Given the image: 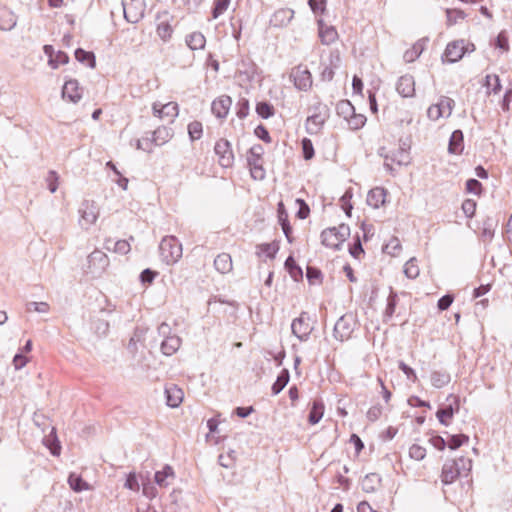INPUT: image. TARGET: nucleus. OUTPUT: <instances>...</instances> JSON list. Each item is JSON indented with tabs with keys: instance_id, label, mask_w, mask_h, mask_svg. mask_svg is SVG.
Segmentation results:
<instances>
[{
	"instance_id": "1",
	"label": "nucleus",
	"mask_w": 512,
	"mask_h": 512,
	"mask_svg": "<svg viewBox=\"0 0 512 512\" xmlns=\"http://www.w3.org/2000/svg\"><path fill=\"white\" fill-rule=\"evenodd\" d=\"M472 461L465 457H459L454 460H447L442 467L441 482L444 485L452 484L461 474L462 471L470 472Z\"/></svg>"
},
{
	"instance_id": "2",
	"label": "nucleus",
	"mask_w": 512,
	"mask_h": 512,
	"mask_svg": "<svg viewBox=\"0 0 512 512\" xmlns=\"http://www.w3.org/2000/svg\"><path fill=\"white\" fill-rule=\"evenodd\" d=\"M159 253L163 262L173 265L182 257V244L175 236H165L159 244Z\"/></svg>"
},
{
	"instance_id": "3",
	"label": "nucleus",
	"mask_w": 512,
	"mask_h": 512,
	"mask_svg": "<svg viewBox=\"0 0 512 512\" xmlns=\"http://www.w3.org/2000/svg\"><path fill=\"white\" fill-rule=\"evenodd\" d=\"M349 236L350 227L342 223L337 227L324 229L321 233V243L328 248L338 250Z\"/></svg>"
},
{
	"instance_id": "4",
	"label": "nucleus",
	"mask_w": 512,
	"mask_h": 512,
	"mask_svg": "<svg viewBox=\"0 0 512 512\" xmlns=\"http://www.w3.org/2000/svg\"><path fill=\"white\" fill-rule=\"evenodd\" d=\"M263 154L264 148L261 144L253 145L248 151L247 164L250 169L251 177L254 180L261 181L266 176V171L263 168Z\"/></svg>"
},
{
	"instance_id": "5",
	"label": "nucleus",
	"mask_w": 512,
	"mask_h": 512,
	"mask_svg": "<svg viewBox=\"0 0 512 512\" xmlns=\"http://www.w3.org/2000/svg\"><path fill=\"white\" fill-rule=\"evenodd\" d=\"M109 266L108 256L101 250L95 249L87 257L85 272L93 277H100Z\"/></svg>"
},
{
	"instance_id": "6",
	"label": "nucleus",
	"mask_w": 512,
	"mask_h": 512,
	"mask_svg": "<svg viewBox=\"0 0 512 512\" xmlns=\"http://www.w3.org/2000/svg\"><path fill=\"white\" fill-rule=\"evenodd\" d=\"M356 327V319L352 313L341 316L334 325L333 335L335 339L343 342L350 339Z\"/></svg>"
},
{
	"instance_id": "7",
	"label": "nucleus",
	"mask_w": 512,
	"mask_h": 512,
	"mask_svg": "<svg viewBox=\"0 0 512 512\" xmlns=\"http://www.w3.org/2000/svg\"><path fill=\"white\" fill-rule=\"evenodd\" d=\"M290 79L293 81L296 89L307 92L313 84L312 74L304 65H298L292 68Z\"/></svg>"
},
{
	"instance_id": "8",
	"label": "nucleus",
	"mask_w": 512,
	"mask_h": 512,
	"mask_svg": "<svg viewBox=\"0 0 512 512\" xmlns=\"http://www.w3.org/2000/svg\"><path fill=\"white\" fill-rule=\"evenodd\" d=\"M313 329L311 318L305 311L301 312L300 316L295 318L291 324L292 334L300 341H307Z\"/></svg>"
},
{
	"instance_id": "9",
	"label": "nucleus",
	"mask_w": 512,
	"mask_h": 512,
	"mask_svg": "<svg viewBox=\"0 0 512 512\" xmlns=\"http://www.w3.org/2000/svg\"><path fill=\"white\" fill-rule=\"evenodd\" d=\"M122 6L127 22L136 24L144 17V0H122Z\"/></svg>"
},
{
	"instance_id": "10",
	"label": "nucleus",
	"mask_w": 512,
	"mask_h": 512,
	"mask_svg": "<svg viewBox=\"0 0 512 512\" xmlns=\"http://www.w3.org/2000/svg\"><path fill=\"white\" fill-rule=\"evenodd\" d=\"M446 401L448 402L443 407L439 408L436 412V417L439 422L444 425H450L451 419L453 418L455 413H458L460 410V399L458 396L450 394Z\"/></svg>"
},
{
	"instance_id": "11",
	"label": "nucleus",
	"mask_w": 512,
	"mask_h": 512,
	"mask_svg": "<svg viewBox=\"0 0 512 512\" xmlns=\"http://www.w3.org/2000/svg\"><path fill=\"white\" fill-rule=\"evenodd\" d=\"M79 214L80 226L84 229H88L97 221L99 209L94 201L84 200L79 208Z\"/></svg>"
},
{
	"instance_id": "12",
	"label": "nucleus",
	"mask_w": 512,
	"mask_h": 512,
	"mask_svg": "<svg viewBox=\"0 0 512 512\" xmlns=\"http://www.w3.org/2000/svg\"><path fill=\"white\" fill-rule=\"evenodd\" d=\"M329 111L325 105H318L315 111L306 120V130L309 134H316L320 131L326 120L328 119Z\"/></svg>"
},
{
	"instance_id": "13",
	"label": "nucleus",
	"mask_w": 512,
	"mask_h": 512,
	"mask_svg": "<svg viewBox=\"0 0 512 512\" xmlns=\"http://www.w3.org/2000/svg\"><path fill=\"white\" fill-rule=\"evenodd\" d=\"M215 154L218 156V163L223 168H230L234 163V154L231 143L227 139H220L214 146Z\"/></svg>"
},
{
	"instance_id": "14",
	"label": "nucleus",
	"mask_w": 512,
	"mask_h": 512,
	"mask_svg": "<svg viewBox=\"0 0 512 512\" xmlns=\"http://www.w3.org/2000/svg\"><path fill=\"white\" fill-rule=\"evenodd\" d=\"M405 144L400 146L398 149L389 152L384 155L385 163L384 167L389 171L393 170L392 163H396L398 165H408L410 163V154L408 149H406Z\"/></svg>"
},
{
	"instance_id": "15",
	"label": "nucleus",
	"mask_w": 512,
	"mask_h": 512,
	"mask_svg": "<svg viewBox=\"0 0 512 512\" xmlns=\"http://www.w3.org/2000/svg\"><path fill=\"white\" fill-rule=\"evenodd\" d=\"M341 64V57L338 50L331 51L329 54L328 64L321 71L320 78L322 81L329 82L334 78L335 69Z\"/></svg>"
},
{
	"instance_id": "16",
	"label": "nucleus",
	"mask_w": 512,
	"mask_h": 512,
	"mask_svg": "<svg viewBox=\"0 0 512 512\" xmlns=\"http://www.w3.org/2000/svg\"><path fill=\"white\" fill-rule=\"evenodd\" d=\"M293 18L294 10L290 8H280L271 16L270 25L277 28L286 27Z\"/></svg>"
},
{
	"instance_id": "17",
	"label": "nucleus",
	"mask_w": 512,
	"mask_h": 512,
	"mask_svg": "<svg viewBox=\"0 0 512 512\" xmlns=\"http://www.w3.org/2000/svg\"><path fill=\"white\" fill-rule=\"evenodd\" d=\"M396 90L402 97H413L415 95L414 77L410 74H405L399 77L396 83Z\"/></svg>"
},
{
	"instance_id": "18",
	"label": "nucleus",
	"mask_w": 512,
	"mask_h": 512,
	"mask_svg": "<svg viewBox=\"0 0 512 512\" xmlns=\"http://www.w3.org/2000/svg\"><path fill=\"white\" fill-rule=\"evenodd\" d=\"M465 54L464 40L453 41L445 49L444 57L449 63L459 61Z\"/></svg>"
},
{
	"instance_id": "19",
	"label": "nucleus",
	"mask_w": 512,
	"mask_h": 512,
	"mask_svg": "<svg viewBox=\"0 0 512 512\" xmlns=\"http://www.w3.org/2000/svg\"><path fill=\"white\" fill-rule=\"evenodd\" d=\"M62 97L73 103H77L82 98V89L79 87L77 80L71 79L64 83Z\"/></svg>"
},
{
	"instance_id": "20",
	"label": "nucleus",
	"mask_w": 512,
	"mask_h": 512,
	"mask_svg": "<svg viewBox=\"0 0 512 512\" xmlns=\"http://www.w3.org/2000/svg\"><path fill=\"white\" fill-rule=\"evenodd\" d=\"M232 104L231 97L222 95L212 102L211 110L217 118H225L228 115L230 106Z\"/></svg>"
},
{
	"instance_id": "21",
	"label": "nucleus",
	"mask_w": 512,
	"mask_h": 512,
	"mask_svg": "<svg viewBox=\"0 0 512 512\" xmlns=\"http://www.w3.org/2000/svg\"><path fill=\"white\" fill-rule=\"evenodd\" d=\"M319 38L324 45L334 43L338 38V32L334 26H328L322 19L318 20Z\"/></svg>"
},
{
	"instance_id": "22",
	"label": "nucleus",
	"mask_w": 512,
	"mask_h": 512,
	"mask_svg": "<svg viewBox=\"0 0 512 512\" xmlns=\"http://www.w3.org/2000/svg\"><path fill=\"white\" fill-rule=\"evenodd\" d=\"M387 191L382 187H375L368 192L367 204L374 209H378L385 204Z\"/></svg>"
},
{
	"instance_id": "23",
	"label": "nucleus",
	"mask_w": 512,
	"mask_h": 512,
	"mask_svg": "<svg viewBox=\"0 0 512 512\" xmlns=\"http://www.w3.org/2000/svg\"><path fill=\"white\" fill-rule=\"evenodd\" d=\"M464 150V135L461 130H455L452 132L449 144H448V152L450 154L459 155Z\"/></svg>"
},
{
	"instance_id": "24",
	"label": "nucleus",
	"mask_w": 512,
	"mask_h": 512,
	"mask_svg": "<svg viewBox=\"0 0 512 512\" xmlns=\"http://www.w3.org/2000/svg\"><path fill=\"white\" fill-rule=\"evenodd\" d=\"M165 394L167 399V405L172 408L178 407L183 401L184 393L182 389H180L174 384L166 387Z\"/></svg>"
},
{
	"instance_id": "25",
	"label": "nucleus",
	"mask_w": 512,
	"mask_h": 512,
	"mask_svg": "<svg viewBox=\"0 0 512 512\" xmlns=\"http://www.w3.org/2000/svg\"><path fill=\"white\" fill-rule=\"evenodd\" d=\"M174 135V131L171 127L159 126L152 132V141L156 146L163 145L170 141Z\"/></svg>"
},
{
	"instance_id": "26",
	"label": "nucleus",
	"mask_w": 512,
	"mask_h": 512,
	"mask_svg": "<svg viewBox=\"0 0 512 512\" xmlns=\"http://www.w3.org/2000/svg\"><path fill=\"white\" fill-rule=\"evenodd\" d=\"M181 346V338L177 335H172L166 339H163L160 345L161 352L165 356H171L178 351Z\"/></svg>"
},
{
	"instance_id": "27",
	"label": "nucleus",
	"mask_w": 512,
	"mask_h": 512,
	"mask_svg": "<svg viewBox=\"0 0 512 512\" xmlns=\"http://www.w3.org/2000/svg\"><path fill=\"white\" fill-rule=\"evenodd\" d=\"M174 478L175 473L170 465H165L163 469L161 471H157L154 476L156 484L164 488L169 486Z\"/></svg>"
},
{
	"instance_id": "28",
	"label": "nucleus",
	"mask_w": 512,
	"mask_h": 512,
	"mask_svg": "<svg viewBox=\"0 0 512 512\" xmlns=\"http://www.w3.org/2000/svg\"><path fill=\"white\" fill-rule=\"evenodd\" d=\"M17 20L14 13L6 7L0 6V30L9 31L16 26Z\"/></svg>"
},
{
	"instance_id": "29",
	"label": "nucleus",
	"mask_w": 512,
	"mask_h": 512,
	"mask_svg": "<svg viewBox=\"0 0 512 512\" xmlns=\"http://www.w3.org/2000/svg\"><path fill=\"white\" fill-rule=\"evenodd\" d=\"M381 484V477L377 473L367 474L361 481V488L366 493L375 492Z\"/></svg>"
},
{
	"instance_id": "30",
	"label": "nucleus",
	"mask_w": 512,
	"mask_h": 512,
	"mask_svg": "<svg viewBox=\"0 0 512 512\" xmlns=\"http://www.w3.org/2000/svg\"><path fill=\"white\" fill-rule=\"evenodd\" d=\"M324 410L325 406L323 401L321 399L314 400L308 415V422L311 425L319 423L324 415Z\"/></svg>"
},
{
	"instance_id": "31",
	"label": "nucleus",
	"mask_w": 512,
	"mask_h": 512,
	"mask_svg": "<svg viewBox=\"0 0 512 512\" xmlns=\"http://www.w3.org/2000/svg\"><path fill=\"white\" fill-rule=\"evenodd\" d=\"M215 269L221 274L229 273L232 270V258L228 253L219 254L214 260Z\"/></svg>"
},
{
	"instance_id": "32",
	"label": "nucleus",
	"mask_w": 512,
	"mask_h": 512,
	"mask_svg": "<svg viewBox=\"0 0 512 512\" xmlns=\"http://www.w3.org/2000/svg\"><path fill=\"white\" fill-rule=\"evenodd\" d=\"M430 380L433 387L440 389L449 384L451 376L445 370H437L431 373Z\"/></svg>"
},
{
	"instance_id": "33",
	"label": "nucleus",
	"mask_w": 512,
	"mask_h": 512,
	"mask_svg": "<svg viewBox=\"0 0 512 512\" xmlns=\"http://www.w3.org/2000/svg\"><path fill=\"white\" fill-rule=\"evenodd\" d=\"M186 44L191 50L203 49L206 44V39L201 32H192L186 36Z\"/></svg>"
},
{
	"instance_id": "34",
	"label": "nucleus",
	"mask_w": 512,
	"mask_h": 512,
	"mask_svg": "<svg viewBox=\"0 0 512 512\" xmlns=\"http://www.w3.org/2000/svg\"><path fill=\"white\" fill-rule=\"evenodd\" d=\"M496 226L497 222L491 217H487L483 220L481 230V238L483 241L490 242L493 239Z\"/></svg>"
},
{
	"instance_id": "35",
	"label": "nucleus",
	"mask_w": 512,
	"mask_h": 512,
	"mask_svg": "<svg viewBox=\"0 0 512 512\" xmlns=\"http://www.w3.org/2000/svg\"><path fill=\"white\" fill-rule=\"evenodd\" d=\"M398 303V295L393 289H390V294L387 298V305L383 315V321L387 322L390 320L395 313V309Z\"/></svg>"
},
{
	"instance_id": "36",
	"label": "nucleus",
	"mask_w": 512,
	"mask_h": 512,
	"mask_svg": "<svg viewBox=\"0 0 512 512\" xmlns=\"http://www.w3.org/2000/svg\"><path fill=\"white\" fill-rule=\"evenodd\" d=\"M68 483L70 485V488L75 492H82L90 489L89 484L85 480H83V478L80 475L76 473H70L68 477Z\"/></svg>"
},
{
	"instance_id": "37",
	"label": "nucleus",
	"mask_w": 512,
	"mask_h": 512,
	"mask_svg": "<svg viewBox=\"0 0 512 512\" xmlns=\"http://www.w3.org/2000/svg\"><path fill=\"white\" fill-rule=\"evenodd\" d=\"M75 58L82 64H87L90 68H94L96 66V58L93 52L85 51L82 48H78L75 50Z\"/></svg>"
},
{
	"instance_id": "38",
	"label": "nucleus",
	"mask_w": 512,
	"mask_h": 512,
	"mask_svg": "<svg viewBox=\"0 0 512 512\" xmlns=\"http://www.w3.org/2000/svg\"><path fill=\"white\" fill-rule=\"evenodd\" d=\"M290 379V374L287 369H283L279 375L277 376L276 381L273 383L271 387V391L273 395L279 394L285 386L288 384Z\"/></svg>"
},
{
	"instance_id": "39",
	"label": "nucleus",
	"mask_w": 512,
	"mask_h": 512,
	"mask_svg": "<svg viewBox=\"0 0 512 512\" xmlns=\"http://www.w3.org/2000/svg\"><path fill=\"white\" fill-rule=\"evenodd\" d=\"M424 42V40H420L407 50L403 55L404 61L407 63L415 61L424 50Z\"/></svg>"
},
{
	"instance_id": "40",
	"label": "nucleus",
	"mask_w": 512,
	"mask_h": 512,
	"mask_svg": "<svg viewBox=\"0 0 512 512\" xmlns=\"http://www.w3.org/2000/svg\"><path fill=\"white\" fill-rule=\"evenodd\" d=\"M285 268L289 272L290 276L298 281L303 277V272L301 267L296 263L292 256H289L285 261Z\"/></svg>"
},
{
	"instance_id": "41",
	"label": "nucleus",
	"mask_w": 512,
	"mask_h": 512,
	"mask_svg": "<svg viewBox=\"0 0 512 512\" xmlns=\"http://www.w3.org/2000/svg\"><path fill=\"white\" fill-rule=\"evenodd\" d=\"M336 112L340 117L347 120L354 114L355 108L349 100H341L336 105Z\"/></svg>"
},
{
	"instance_id": "42",
	"label": "nucleus",
	"mask_w": 512,
	"mask_h": 512,
	"mask_svg": "<svg viewBox=\"0 0 512 512\" xmlns=\"http://www.w3.org/2000/svg\"><path fill=\"white\" fill-rule=\"evenodd\" d=\"M256 248H257L258 254L263 253L267 257L273 259V258H275L276 254L279 250V245L277 242L262 243V244L257 245Z\"/></svg>"
},
{
	"instance_id": "43",
	"label": "nucleus",
	"mask_w": 512,
	"mask_h": 512,
	"mask_svg": "<svg viewBox=\"0 0 512 512\" xmlns=\"http://www.w3.org/2000/svg\"><path fill=\"white\" fill-rule=\"evenodd\" d=\"M420 269L418 267L417 259L410 258L404 265V274L409 279H415L419 276Z\"/></svg>"
},
{
	"instance_id": "44",
	"label": "nucleus",
	"mask_w": 512,
	"mask_h": 512,
	"mask_svg": "<svg viewBox=\"0 0 512 512\" xmlns=\"http://www.w3.org/2000/svg\"><path fill=\"white\" fill-rule=\"evenodd\" d=\"M436 104L438 105L439 108H441V111H443V116L445 118H448L452 114L453 108L455 106V101L450 97L441 96Z\"/></svg>"
},
{
	"instance_id": "45",
	"label": "nucleus",
	"mask_w": 512,
	"mask_h": 512,
	"mask_svg": "<svg viewBox=\"0 0 512 512\" xmlns=\"http://www.w3.org/2000/svg\"><path fill=\"white\" fill-rule=\"evenodd\" d=\"M256 112L261 118L268 119L274 115L275 109L269 102L262 101L257 103Z\"/></svg>"
},
{
	"instance_id": "46",
	"label": "nucleus",
	"mask_w": 512,
	"mask_h": 512,
	"mask_svg": "<svg viewBox=\"0 0 512 512\" xmlns=\"http://www.w3.org/2000/svg\"><path fill=\"white\" fill-rule=\"evenodd\" d=\"M161 111H162V119L165 117H170L171 122H173L174 119L179 114V106L176 102H169V103L163 104L161 106Z\"/></svg>"
},
{
	"instance_id": "47",
	"label": "nucleus",
	"mask_w": 512,
	"mask_h": 512,
	"mask_svg": "<svg viewBox=\"0 0 512 512\" xmlns=\"http://www.w3.org/2000/svg\"><path fill=\"white\" fill-rule=\"evenodd\" d=\"M485 86L488 90V93H494V94L499 93L501 90L499 76L496 74L487 75L485 77Z\"/></svg>"
},
{
	"instance_id": "48",
	"label": "nucleus",
	"mask_w": 512,
	"mask_h": 512,
	"mask_svg": "<svg viewBox=\"0 0 512 512\" xmlns=\"http://www.w3.org/2000/svg\"><path fill=\"white\" fill-rule=\"evenodd\" d=\"M203 134V126L200 121H192L188 124V135L191 141L199 140Z\"/></svg>"
},
{
	"instance_id": "49",
	"label": "nucleus",
	"mask_w": 512,
	"mask_h": 512,
	"mask_svg": "<svg viewBox=\"0 0 512 512\" xmlns=\"http://www.w3.org/2000/svg\"><path fill=\"white\" fill-rule=\"evenodd\" d=\"M230 2L231 0H214L211 11L212 18L217 19L220 17L228 9Z\"/></svg>"
},
{
	"instance_id": "50",
	"label": "nucleus",
	"mask_w": 512,
	"mask_h": 512,
	"mask_svg": "<svg viewBox=\"0 0 512 512\" xmlns=\"http://www.w3.org/2000/svg\"><path fill=\"white\" fill-rule=\"evenodd\" d=\"M153 146H156L154 141H152V132L146 133V136L137 140L136 147L137 149H141L145 152L151 153L153 150Z\"/></svg>"
},
{
	"instance_id": "51",
	"label": "nucleus",
	"mask_w": 512,
	"mask_h": 512,
	"mask_svg": "<svg viewBox=\"0 0 512 512\" xmlns=\"http://www.w3.org/2000/svg\"><path fill=\"white\" fill-rule=\"evenodd\" d=\"M366 117L363 114H356L354 112L346 121L352 130H358L362 128L366 123Z\"/></svg>"
},
{
	"instance_id": "52",
	"label": "nucleus",
	"mask_w": 512,
	"mask_h": 512,
	"mask_svg": "<svg viewBox=\"0 0 512 512\" xmlns=\"http://www.w3.org/2000/svg\"><path fill=\"white\" fill-rule=\"evenodd\" d=\"M446 15L448 26L455 25L456 23H458L459 20L464 19L466 16L465 13L459 9H447Z\"/></svg>"
},
{
	"instance_id": "53",
	"label": "nucleus",
	"mask_w": 512,
	"mask_h": 512,
	"mask_svg": "<svg viewBox=\"0 0 512 512\" xmlns=\"http://www.w3.org/2000/svg\"><path fill=\"white\" fill-rule=\"evenodd\" d=\"M156 32H157V35L163 41H168L172 36L173 29L168 22H161L157 25Z\"/></svg>"
},
{
	"instance_id": "54",
	"label": "nucleus",
	"mask_w": 512,
	"mask_h": 512,
	"mask_svg": "<svg viewBox=\"0 0 512 512\" xmlns=\"http://www.w3.org/2000/svg\"><path fill=\"white\" fill-rule=\"evenodd\" d=\"M47 188L51 193H55L58 189L59 176L56 171L50 170L45 178Z\"/></svg>"
},
{
	"instance_id": "55",
	"label": "nucleus",
	"mask_w": 512,
	"mask_h": 512,
	"mask_svg": "<svg viewBox=\"0 0 512 512\" xmlns=\"http://www.w3.org/2000/svg\"><path fill=\"white\" fill-rule=\"evenodd\" d=\"M26 310L28 312H38V313H48L50 310V306L46 302H28L26 304Z\"/></svg>"
},
{
	"instance_id": "56",
	"label": "nucleus",
	"mask_w": 512,
	"mask_h": 512,
	"mask_svg": "<svg viewBox=\"0 0 512 512\" xmlns=\"http://www.w3.org/2000/svg\"><path fill=\"white\" fill-rule=\"evenodd\" d=\"M249 114V100L246 98H240L236 104V115L240 119H244Z\"/></svg>"
},
{
	"instance_id": "57",
	"label": "nucleus",
	"mask_w": 512,
	"mask_h": 512,
	"mask_svg": "<svg viewBox=\"0 0 512 512\" xmlns=\"http://www.w3.org/2000/svg\"><path fill=\"white\" fill-rule=\"evenodd\" d=\"M468 441H469V437L467 435L457 434V435H452L447 443H448V447L451 450H455Z\"/></svg>"
},
{
	"instance_id": "58",
	"label": "nucleus",
	"mask_w": 512,
	"mask_h": 512,
	"mask_svg": "<svg viewBox=\"0 0 512 512\" xmlns=\"http://www.w3.org/2000/svg\"><path fill=\"white\" fill-rule=\"evenodd\" d=\"M92 326L95 332L100 336L106 335L109 331V323L104 319L97 318L93 320Z\"/></svg>"
},
{
	"instance_id": "59",
	"label": "nucleus",
	"mask_w": 512,
	"mask_h": 512,
	"mask_svg": "<svg viewBox=\"0 0 512 512\" xmlns=\"http://www.w3.org/2000/svg\"><path fill=\"white\" fill-rule=\"evenodd\" d=\"M68 62L69 56L63 51H58L55 56L49 60L50 66L54 69H56L59 65L67 64Z\"/></svg>"
},
{
	"instance_id": "60",
	"label": "nucleus",
	"mask_w": 512,
	"mask_h": 512,
	"mask_svg": "<svg viewBox=\"0 0 512 512\" xmlns=\"http://www.w3.org/2000/svg\"><path fill=\"white\" fill-rule=\"evenodd\" d=\"M409 456L410 458L420 461L426 456V449L418 444H413L409 448Z\"/></svg>"
},
{
	"instance_id": "61",
	"label": "nucleus",
	"mask_w": 512,
	"mask_h": 512,
	"mask_svg": "<svg viewBox=\"0 0 512 512\" xmlns=\"http://www.w3.org/2000/svg\"><path fill=\"white\" fill-rule=\"evenodd\" d=\"M461 208L468 218H472L476 212V202L472 199H466L463 201Z\"/></svg>"
},
{
	"instance_id": "62",
	"label": "nucleus",
	"mask_w": 512,
	"mask_h": 512,
	"mask_svg": "<svg viewBox=\"0 0 512 512\" xmlns=\"http://www.w3.org/2000/svg\"><path fill=\"white\" fill-rule=\"evenodd\" d=\"M302 151L305 160H310L314 157V148L310 139L304 138L302 140Z\"/></svg>"
},
{
	"instance_id": "63",
	"label": "nucleus",
	"mask_w": 512,
	"mask_h": 512,
	"mask_svg": "<svg viewBox=\"0 0 512 512\" xmlns=\"http://www.w3.org/2000/svg\"><path fill=\"white\" fill-rule=\"evenodd\" d=\"M308 4L315 14H323L326 11L327 0H308Z\"/></svg>"
},
{
	"instance_id": "64",
	"label": "nucleus",
	"mask_w": 512,
	"mask_h": 512,
	"mask_svg": "<svg viewBox=\"0 0 512 512\" xmlns=\"http://www.w3.org/2000/svg\"><path fill=\"white\" fill-rule=\"evenodd\" d=\"M306 277L309 283L314 284L316 281H319L321 279L322 273L318 268L308 266L306 269Z\"/></svg>"
}]
</instances>
